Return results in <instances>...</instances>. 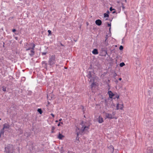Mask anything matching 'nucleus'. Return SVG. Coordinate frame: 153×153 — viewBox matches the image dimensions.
Listing matches in <instances>:
<instances>
[{
  "label": "nucleus",
  "mask_w": 153,
  "mask_h": 153,
  "mask_svg": "<svg viewBox=\"0 0 153 153\" xmlns=\"http://www.w3.org/2000/svg\"><path fill=\"white\" fill-rule=\"evenodd\" d=\"M125 2H126V1H127V0H125Z\"/></svg>",
  "instance_id": "obj_49"
},
{
  "label": "nucleus",
  "mask_w": 153,
  "mask_h": 153,
  "mask_svg": "<svg viewBox=\"0 0 153 153\" xmlns=\"http://www.w3.org/2000/svg\"><path fill=\"white\" fill-rule=\"evenodd\" d=\"M108 148L111 150V152H113L114 150V148L113 146L112 145H110L109 147H108Z\"/></svg>",
  "instance_id": "obj_13"
},
{
  "label": "nucleus",
  "mask_w": 153,
  "mask_h": 153,
  "mask_svg": "<svg viewBox=\"0 0 153 153\" xmlns=\"http://www.w3.org/2000/svg\"><path fill=\"white\" fill-rule=\"evenodd\" d=\"M153 149L152 147H149L147 149V153H153Z\"/></svg>",
  "instance_id": "obj_10"
},
{
  "label": "nucleus",
  "mask_w": 153,
  "mask_h": 153,
  "mask_svg": "<svg viewBox=\"0 0 153 153\" xmlns=\"http://www.w3.org/2000/svg\"><path fill=\"white\" fill-rule=\"evenodd\" d=\"M92 53L94 54H97L98 53V51L97 49H94L92 51Z\"/></svg>",
  "instance_id": "obj_12"
},
{
  "label": "nucleus",
  "mask_w": 153,
  "mask_h": 153,
  "mask_svg": "<svg viewBox=\"0 0 153 153\" xmlns=\"http://www.w3.org/2000/svg\"><path fill=\"white\" fill-rule=\"evenodd\" d=\"M64 136L62 135V134H60L59 132V135L58 136V138L60 140H62V138L64 137Z\"/></svg>",
  "instance_id": "obj_14"
},
{
  "label": "nucleus",
  "mask_w": 153,
  "mask_h": 153,
  "mask_svg": "<svg viewBox=\"0 0 153 153\" xmlns=\"http://www.w3.org/2000/svg\"><path fill=\"white\" fill-rule=\"evenodd\" d=\"M112 153H113V152H111Z\"/></svg>",
  "instance_id": "obj_55"
},
{
  "label": "nucleus",
  "mask_w": 153,
  "mask_h": 153,
  "mask_svg": "<svg viewBox=\"0 0 153 153\" xmlns=\"http://www.w3.org/2000/svg\"><path fill=\"white\" fill-rule=\"evenodd\" d=\"M48 33H49V35H51V31L50 30H48Z\"/></svg>",
  "instance_id": "obj_29"
},
{
  "label": "nucleus",
  "mask_w": 153,
  "mask_h": 153,
  "mask_svg": "<svg viewBox=\"0 0 153 153\" xmlns=\"http://www.w3.org/2000/svg\"><path fill=\"white\" fill-rule=\"evenodd\" d=\"M113 10H115L114 9H113L112 7H111L110 8V10L111 11H112Z\"/></svg>",
  "instance_id": "obj_28"
},
{
  "label": "nucleus",
  "mask_w": 153,
  "mask_h": 153,
  "mask_svg": "<svg viewBox=\"0 0 153 153\" xmlns=\"http://www.w3.org/2000/svg\"><path fill=\"white\" fill-rule=\"evenodd\" d=\"M10 126L9 124L7 123H5L3 125V127L2 129H3L4 130V129H8L9 128Z\"/></svg>",
  "instance_id": "obj_9"
},
{
  "label": "nucleus",
  "mask_w": 153,
  "mask_h": 153,
  "mask_svg": "<svg viewBox=\"0 0 153 153\" xmlns=\"http://www.w3.org/2000/svg\"><path fill=\"white\" fill-rule=\"evenodd\" d=\"M14 149L13 146V145L9 144L5 147L4 152L6 153H13Z\"/></svg>",
  "instance_id": "obj_1"
},
{
  "label": "nucleus",
  "mask_w": 153,
  "mask_h": 153,
  "mask_svg": "<svg viewBox=\"0 0 153 153\" xmlns=\"http://www.w3.org/2000/svg\"><path fill=\"white\" fill-rule=\"evenodd\" d=\"M70 153L69 152V151H68V153ZM75 153L74 152V153Z\"/></svg>",
  "instance_id": "obj_48"
},
{
  "label": "nucleus",
  "mask_w": 153,
  "mask_h": 153,
  "mask_svg": "<svg viewBox=\"0 0 153 153\" xmlns=\"http://www.w3.org/2000/svg\"><path fill=\"white\" fill-rule=\"evenodd\" d=\"M2 90L3 91H6V87L4 86H3L2 87Z\"/></svg>",
  "instance_id": "obj_25"
},
{
  "label": "nucleus",
  "mask_w": 153,
  "mask_h": 153,
  "mask_svg": "<svg viewBox=\"0 0 153 153\" xmlns=\"http://www.w3.org/2000/svg\"><path fill=\"white\" fill-rule=\"evenodd\" d=\"M59 123H60V124H63V123H62V122H59Z\"/></svg>",
  "instance_id": "obj_46"
},
{
  "label": "nucleus",
  "mask_w": 153,
  "mask_h": 153,
  "mask_svg": "<svg viewBox=\"0 0 153 153\" xmlns=\"http://www.w3.org/2000/svg\"><path fill=\"white\" fill-rule=\"evenodd\" d=\"M125 65V63L123 62H121L120 63V67H123Z\"/></svg>",
  "instance_id": "obj_20"
},
{
  "label": "nucleus",
  "mask_w": 153,
  "mask_h": 153,
  "mask_svg": "<svg viewBox=\"0 0 153 153\" xmlns=\"http://www.w3.org/2000/svg\"><path fill=\"white\" fill-rule=\"evenodd\" d=\"M119 80H122V78H119Z\"/></svg>",
  "instance_id": "obj_43"
},
{
  "label": "nucleus",
  "mask_w": 153,
  "mask_h": 153,
  "mask_svg": "<svg viewBox=\"0 0 153 153\" xmlns=\"http://www.w3.org/2000/svg\"><path fill=\"white\" fill-rule=\"evenodd\" d=\"M4 130L3 129H1L0 131V138L2 135L3 136L4 135Z\"/></svg>",
  "instance_id": "obj_15"
},
{
  "label": "nucleus",
  "mask_w": 153,
  "mask_h": 153,
  "mask_svg": "<svg viewBox=\"0 0 153 153\" xmlns=\"http://www.w3.org/2000/svg\"><path fill=\"white\" fill-rule=\"evenodd\" d=\"M37 111L40 114L42 113V111L41 108H38L37 109Z\"/></svg>",
  "instance_id": "obj_19"
},
{
  "label": "nucleus",
  "mask_w": 153,
  "mask_h": 153,
  "mask_svg": "<svg viewBox=\"0 0 153 153\" xmlns=\"http://www.w3.org/2000/svg\"><path fill=\"white\" fill-rule=\"evenodd\" d=\"M16 30L15 29H13L12 30V31L13 32H15L16 31Z\"/></svg>",
  "instance_id": "obj_35"
},
{
  "label": "nucleus",
  "mask_w": 153,
  "mask_h": 153,
  "mask_svg": "<svg viewBox=\"0 0 153 153\" xmlns=\"http://www.w3.org/2000/svg\"><path fill=\"white\" fill-rule=\"evenodd\" d=\"M104 17L105 18L108 17H109V15L108 14H107L106 13H105L104 14Z\"/></svg>",
  "instance_id": "obj_23"
},
{
  "label": "nucleus",
  "mask_w": 153,
  "mask_h": 153,
  "mask_svg": "<svg viewBox=\"0 0 153 153\" xmlns=\"http://www.w3.org/2000/svg\"><path fill=\"white\" fill-rule=\"evenodd\" d=\"M107 48L106 47H102L101 48V56H105L107 54Z\"/></svg>",
  "instance_id": "obj_3"
},
{
  "label": "nucleus",
  "mask_w": 153,
  "mask_h": 153,
  "mask_svg": "<svg viewBox=\"0 0 153 153\" xmlns=\"http://www.w3.org/2000/svg\"><path fill=\"white\" fill-rule=\"evenodd\" d=\"M102 22L100 19L97 20L95 21L96 24L98 26L102 24Z\"/></svg>",
  "instance_id": "obj_7"
},
{
  "label": "nucleus",
  "mask_w": 153,
  "mask_h": 153,
  "mask_svg": "<svg viewBox=\"0 0 153 153\" xmlns=\"http://www.w3.org/2000/svg\"><path fill=\"white\" fill-rule=\"evenodd\" d=\"M60 125V123H59L57 125V126H59Z\"/></svg>",
  "instance_id": "obj_40"
},
{
  "label": "nucleus",
  "mask_w": 153,
  "mask_h": 153,
  "mask_svg": "<svg viewBox=\"0 0 153 153\" xmlns=\"http://www.w3.org/2000/svg\"><path fill=\"white\" fill-rule=\"evenodd\" d=\"M28 45V44L27 43H26L25 44V46H27Z\"/></svg>",
  "instance_id": "obj_39"
},
{
  "label": "nucleus",
  "mask_w": 153,
  "mask_h": 153,
  "mask_svg": "<svg viewBox=\"0 0 153 153\" xmlns=\"http://www.w3.org/2000/svg\"><path fill=\"white\" fill-rule=\"evenodd\" d=\"M30 45V46H32V47L31 48H33V45H34V48L35 47V44L33 43H30V44H29Z\"/></svg>",
  "instance_id": "obj_26"
},
{
  "label": "nucleus",
  "mask_w": 153,
  "mask_h": 153,
  "mask_svg": "<svg viewBox=\"0 0 153 153\" xmlns=\"http://www.w3.org/2000/svg\"><path fill=\"white\" fill-rule=\"evenodd\" d=\"M30 49L31 50V47H29V48H26V51H27L29 50H30Z\"/></svg>",
  "instance_id": "obj_30"
},
{
  "label": "nucleus",
  "mask_w": 153,
  "mask_h": 153,
  "mask_svg": "<svg viewBox=\"0 0 153 153\" xmlns=\"http://www.w3.org/2000/svg\"><path fill=\"white\" fill-rule=\"evenodd\" d=\"M116 98H117V99H119V95H117V96H116V97H115L114 98V99H115Z\"/></svg>",
  "instance_id": "obj_31"
},
{
  "label": "nucleus",
  "mask_w": 153,
  "mask_h": 153,
  "mask_svg": "<svg viewBox=\"0 0 153 153\" xmlns=\"http://www.w3.org/2000/svg\"><path fill=\"white\" fill-rule=\"evenodd\" d=\"M82 109H83V108H84L83 106H82Z\"/></svg>",
  "instance_id": "obj_51"
},
{
  "label": "nucleus",
  "mask_w": 153,
  "mask_h": 153,
  "mask_svg": "<svg viewBox=\"0 0 153 153\" xmlns=\"http://www.w3.org/2000/svg\"><path fill=\"white\" fill-rule=\"evenodd\" d=\"M107 24V25H108V27H110V28H109V30L110 31V29H111V23H109L108 22H107L106 23Z\"/></svg>",
  "instance_id": "obj_21"
},
{
  "label": "nucleus",
  "mask_w": 153,
  "mask_h": 153,
  "mask_svg": "<svg viewBox=\"0 0 153 153\" xmlns=\"http://www.w3.org/2000/svg\"><path fill=\"white\" fill-rule=\"evenodd\" d=\"M60 44L62 46H64V45L62 44L60 42Z\"/></svg>",
  "instance_id": "obj_37"
},
{
  "label": "nucleus",
  "mask_w": 153,
  "mask_h": 153,
  "mask_svg": "<svg viewBox=\"0 0 153 153\" xmlns=\"http://www.w3.org/2000/svg\"><path fill=\"white\" fill-rule=\"evenodd\" d=\"M123 8H124V7H123Z\"/></svg>",
  "instance_id": "obj_53"
},
{
  "label": "nucleus",
  "mask_w": 153,
  "mask_h": 153,
  "mask_svg": "<svg viewBox=\"0 0 153 153\" xmlns=\"http://www.w3.org/2000/svg\"><path fill=\"white\" fill-rule=\"evenodd\" d=\"M62 119H59V121H62Z\"/></svg>",
  "instance_id": "obj_42"
},
{
  "label": "nucleus",
  "mask_w": 153,
  "mask_h": 153,
  "mask_svg": "<svg viewBox=\"0 0 153 153\" xmlns=\"http://www.w3.org/2000/svg\"><path fill=\"white\" fill-rule=\"evenodd\" d=\"M108 94L109 95V98H112L113 97L114 95V94L111 91H109L108 92Z\"/></svg>",
  "instance_id": "obj_8"
},
{
  "label": "nucleus",
  "mask_w": 153,
  "mask_h": 153,
  "mask_svg": "<svg viewBox=\"0 0 153 153\" xmlns=\"http://www.w3.org/2000/svg\"><path fill=\"white\" fill-rule=\"evenodd\" d=\"M108 20V19H105V20Z\"/></svg>",
  "instance_id": "obj_52"
},
{
  "label": "nucleus",
  "mask_w": 153,
  "mask_h": 153,
  "mask_svg": "<svg viewBox=\"0 0 153 153\" xmlns=\"http://www.w3.org/2000/svg\"><path fill=\"white\" fill-rule=\"evenodd\" d=\"M88 76L89 78H91L92 77V76L91 74V72H89V73L88 74Z\"/></svg>",
  "instance_id": "obj_24"
},
{
  "label": "nucleus",
  "mask_w": 153,
  "mask_h": 153,
  "mask_svg": "<svg viewBox=\"0 0 153 153\" xmlns=\"http://www.w3.org/2000/svg\"><path fill=\"white\" fill-rule=\"evenodd\" d=\"M83 122H82V132L87 131L89 128V126H85L83 125Z\"/></svg>",
  "instance_id": "obj_4"
},
{
  "label": "nucleus",
  "mask_w": 153,
  "mask_h": 153,
  "mask_svg": "<svg viewBox=\"0 0 153 153\" xmlns=\"http://www.w3.org/2000/svg\"><path fill=\"white\" fill-rule=\"evenodd\" d=\"M46 53H47L46 52H43L42 53V55L44 56V55H46Z\"/></svg>",
  "instance_id": "obj_32"
},
{
  "label": "nucleus",
  "mask_w": 153,
  "mask_h": 153,
  "mask_svg": "<svg viewBox=\"0 0 153 153\" xmlns=\"http://www.w3.org/2000/svg\"><path fill=\"white\" fill-rule=\"evenodd\" d=\"M51 115L53 117H54V115L52 113H51Z\"/></svg>",
  "instance_id": "obj_36"
},
{
  "label": "nucleus",
  "mask_w": 153,
  "mask_h": 153,
  "mask_svg": "<svg viewBox=\"0 0 153 153\" xmlns=\"http://www.w3.org/2000/svg\"><path fill=\"white\" fill-rule=\"evenodd\" d=\"M34 45H33V47L31 48V50L30 51V53H29V55L30 56H32L34 55Z\"/></svg>",
  "instance_id": "obj_5"
},
{
  "label": "nucleus",
  "mask_w": 153,
  "mask_h": 153,
  "mask_svg": "<svg viewBox=\"0 0 153 153\" xmlns=\"http://www.w3.org/2000/svg\"><path fill=\"white\" fill-rule=\"evenodd\" d=\"M3 44H4L3 46L4 47V42H3Z\"/></svg>",
  "instance_id": "obj_50"
},
{
  "label": "nucleus",
  "mask_w": 153,
  "mask_h": 153,
  "mask_svg": "<svg viewBox=\"0 0 153 153\" xmlns=\"http://www.w3.org/2000/svg\"><path fill=\"white\" fill-rule=\"evenodd\" d=\"M79 132H77L76 133V134H77V137H76V139H77V137H78V135H79Z\"/></svg>",
  "instance_id": "obj_33"
},
{
  "label": "nucleus",
  "mask_w": 153,
  "mask_h": 153,
  "mask_svg": "<svg viewBox=\"0 0 153 153\" xmlns=\"http://www.w3.org/2000/svg\"><path fill=\"white\" fill-rule=\"evenodd\" d=\"M18 151H19V153H20L19 149V148H18Z\"/></svg>",
  "instance_id": "obj_44"
},
{
  "label": "nucleus",
  "mask_w": 153,
  "mask_h": 153,
  "mask_svg": "<svg viewBox=\"0 0 153 153\" xmlns=\"http://www.w3.org/2000/svg\"><path fill=\"white\" fill-rule=\"evenodd\" d=\"M55 59V55H52L50 57L48 63L50 65L52 66L55 64L56 62Z\"/></svg>",
  "instance_id": "obj_2"
},
{
  "label": "nucleus",
  "mask_w": 153,
  "mask_h": 153,
  "mask_svg": "<svg viewBox=\"0 0 153 153\" xmlns=\"http://www.w3.org/2000/svg\"><path fill=\"white\" fill-rule=\"evenodd\" d=\"M94 85V82L92 83V84H91V86L92 88V87Z\"/></svg>",
  "instance_id": "obj_34"
},
{
  "label": "nucleus",
  "mask_w": 153,
  "mask_h": 153,
  "mask_svg": "<svg viewBox=\"0 0 153 153\" xmlns=\"http://www.w3.org/2000/svg\"><path fill=\"white\" fill-rule=\"evenodd\" d=\"M58 122V120H56V121H55V122Z\"/></svg>",
  "instance_id": "obj_45"
},
{
  "label": "nucleus",
  "mask_w": 153,
  "mask_h": 153,
  "mask_svg": "<svg viewBox=\"0 0 153 153\" xmlns=\"http://www.w3.org/2000/svg\"><path fill=\"white\" fill-rule=\"evenodd\" d=\"M103 122V118L101 117L100 116H99L98 117V122L99 123H102Z\"/></svg>",
  "instance_id": "obj_11"
},
{
  "label": "nucleus",
  "mask_w": 153,
  "mask_h": 153,
  "mask_svg": "<svg viewBox=\"0 0 153 153\" xmlns=\"http://www.w3.org/2000/svg\"><path fill=\"white\" fill-rule=\"evenodd\" d=\"M105 117L106 118H108L110 119H112L114 118V117H112L111 114L107 113H105Z\"/></svg>",
  "instance_id": "obj_6"
},
{
  "label": "nucleus",
  "mask_w": 153,
  "mask_h": 153,
  "mask_svg": "<svg viewBox=\"0 0 153 153\" xmlns=\"http://www.w3.org/2000/svg\"><path fill=\"white\" fill-rule=\"evenodd\" d=\"M121 105V107L119 108V103H118L117 104V106H116V108H117V109L118 110V109H122V108H123V105Z\"/></svg>",
  "instance_id": "obj_16"
},
{
  "label": "nucleus",
  "mask_w": 153,
  "mask_h": 153,
  "mask_svg": "<svg viewBox=\"0 0 153 153\" xmlns=\"http://www.w3.org/2000/svg\"><path fill=\"white\" fill-rule=\"evenodd\" d=\"M74 41L75 42H76V40H75V39L74 40Z\"/></svg>",
  "instance_id": "obj_47"
},
{
  "label": "nucleus",
  "mask_w": 153,
  "mask_h": 153,
  "mask_svg": "<svg viewBox=\"0 0 153 153\" xmlns=\"http://www.w3.org/2000/svg\"><path fill=\"white\" fill-rule=\"evenodd\" d=\"M55 127L53 126H52V128H51V133H54L55 132L54 131V130L55 129Z\"/></svg>",
  "instance_id": "obj_17"
},
{
  "label": "nucleus",
  "mask_w": 153,
  "mask_h": 153,
  "mask_svg": "<svg viewBox=\"0 0 153 153\" xmlns=\"http://www.w3.org/2000/svg\"><path fill=\"white\" fill-rule=\"evenodd\" d=\"M18 132L20 134H21L23 133V131L21 129H19L18 130Z\"/></svg>",
  "instance_id": "obj_18"
},
{
  "label": "nucleus",
  "mask_w": 153,
  "mask_h": 153,
  "mask_svg": "<svg viewBox=\"0 0 153 153\" xmlns=\"http://www.w3.org/2000/svg\"><path fill=\"white\" fill-rule=\"evenodd\" d=\"M109 13V11L108 10H107L106 12V13L108 14Z\"/></svg>",
  "instance_id": "obj_38"
},
{
  "label": "nucleus",
  "mask_w": 153,
  "mask_h": 153,
  "mask_svg": "<svg viewBox=\"0 0 153 153\" xmlns=\"http://www.w3.org/2000/svg\"><path fill=\"white\" fill-rule=\"evenodd\" d=\"M116 12L115 11H113V12H112V13H115Z\"/></svg>",
  "instance_id": "obj_41"
},
{
  "label": "nucleus",
  "mask_w": 153,
  "mask_h": 153,
  "mask_svg": "<svg viewBox=\"0 0 153 153\" xmlns=\"http://www.w3.org/2000/svg\"><path fill=\"white\" fill-rule=\"evenodd\" d=\"M106 39H105V41H106Z\"/></svg>",
  "instance_id": "obj_54"
},
{
  "label": "nucleus",
  "mask_w": 153,
  "mask_h": 153,
  "mask_svg": "<svg viewBox=\"0 0 153 153\" xmlns=\"http://www.w3.org/2000/svg\"><path fill=\"white\" fill-rule=\"evenodd\" d=\"M123 46L120 45L119 47V49L120 50H123Z\"/></svg>",
  "instance_id": "obj_27"
},
{
  "label": "nucleus",
  "mask_w": 153,
  "mask_h": 153,
  "mask_svg": "<svg viewBox=\"0 0 153 153\" xmlns=\"http://www.w3.org/2000/svg\"><path fill=\"white\" fill-rule=\"evenodd\" d=\"M42 64L43 65V64H45V65L44 66L46 67L47 66V63H46V62L45 61H43L42 62Z\"/></svg>",
  "instance_id": "obj_22"
}]
</instances>
